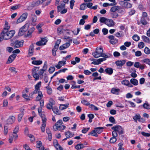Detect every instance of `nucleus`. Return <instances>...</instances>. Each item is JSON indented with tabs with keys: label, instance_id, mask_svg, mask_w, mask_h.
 Returning <instances> with one entry per match:
<instances>
[{
	"label": "nucleus",
	"instance_id": "338daca9",
	"mask_svg": "<svg viewBox=\"0 0 150 150\" xmlns=\"http://www.w3.org/2000/svg\"><path fill=\"white\" fill-rule=\"evenodd\" d=\"M143 136L146 137H149L150 136V133H147L144 132H141Z\"/></svg>",
	"mask_w": 150,
	"mask_h": 150
},
{
	"label": "nucleus",
	"instance_id": "c03bdc74",
	"mask_svg": "<svg viewBox=\"0 0 150 150\" xmlns=\"http://www.w3.org/2000/svg\"><path fill=\"white\" fill-rule=\"evenodd\" d=\"M47 93L49 95H51L52 93V89L50 87H49L48 86L46 87Z\"/></svg>",
	"mask_w": 150,
	"mask_h": 150
},
{
	"label": "nucleus",
	"instance_id": "a19ab883",
	"mask_svg": "<svg viewBox=\"0 0 150 150\" xmlns=\"http://www.w3.org/2000/svg\"><path fill=\"white\" fill-rule=\"evenodd\" d=\"M142 62L149 65L150 63V59L148 58L144 59L142 61Z\"/></svg>",
	"mask_w": 150,
	"mask_h": 150
},
{
	"label": "nucleus",
	"instance_id": "1a4fd4ad",
	"mask_svg": "<svg viewBox=\"0 0 150 150\" xmlns=\"http://www.w3.org/2000/svg\"><path fill=\"white\" fill-rule=\"evenodd\" d=\"M126 61L125 60H117L115 62V63L116 65L118 67L119 69L122 68V66L125 64Z\"/></svg>",
	"mask_w": 150,
	"mask_h": 150
},
{
	"label": "nucleus",
	"instance_id": "dca6fc26",
	"mask_svg": "<svg viewBox=\"0 0 150 150\" xmlns=\"http://www.w3.org/2000/svg\"><path fill=\"white\" fill-rule=\"evenodd\" d=\"M40 4L41 3L40 0H38L36 1L32 2L31 4V6L32 7H34L39 6Z\"/></svg>",
	"mask_w": 150,
	"mask_h": 150
},
{
	"label": "nucleus",
	"instance_id": "864d4df0",
	"mask_svg": "<svg viewBox=\"0 0 150 150\" xmlns=\"http://www.w3.org/2000/svg\"><path fill=\"white\" fill-rule=\"evenodd\" d=\"M23 97L25 99H26L27 100H30V99H29V96H28L26 94H23L22 95Z\"/></svg>",
	"mask_w": 150,
	"mask_h": 150
},
{
	"label": "nucleus",
	"instance_id": "aec40b11",
	"mask_svg": "<svg viewBox=\"0 0 150 150\" xmlns=\"http://www.w3.org/2000/svg\"><path fill=\"white\" fill-rule=\"evenodd\" d=\"M105 59H98L96 61H94L92 62L91 64L95 65L99 64L101 63L104 61Z\"/></svg>",
	"mask_w": 150,
	"mask_h": 150
},
{
	"label": "nucleus",
	"instance_id": "774afa93",
	"mask_svg": "<svg viewBox=\"0 0 150 150\" xmlns=\"http://www.w3.org/2000/svg\"><path fill=\"white\" fill-rule=\"evenodd\" d=\"M55 69L54 67H50L49 69V71L50 73L52 74L54 71Z\"/></svg>",
	"mask_w": 150,
	"mask_h": 150
},
{
	"label": "nucleus",
	"instance_id": "bf43d9fd",
	"mask_svg": "<svg viewBox=\"0 0 150 150\" xmlns=\"http://www.w3.org/2000/svg\"><path fill=\"white\" fill-rule=\"evenodd\" d=\"M37 147L40 149H43V146H42V143L40 141L38 142L37 143Z\"/></svg>",
	"mask_w": 150,
	"mask_h": 150
},
{
	"label": "nucleus",
	"instance_id": "5701e85b",
	"mask_svg": "<svg viewBox=\"0 0 150 150\" xmlns=\"http://www.w3.org/2000/svg\"><path fill=\"white\" fill-rule=\"evenodd\" d=\"M105 71L109 75H111L113 72V69L111 68H107L105 69Z\"/></svg>",
	"mask_w": 150,
	"mask_h": 150
},
{
	"label": "nucleus",
	"instance_id": "f03ea898",
	"mask_svg": "<svg viewBox=\"0 0 150 150\" xmlns=\"http://www.w3.org/2000/svg\"><path fill=\"white\" fill-rule=\"evenodd\" d=\"M23 43L24 41L23 40L21 41L16 40L15 42H11L10 45L12 46H13L15 48H18L23 46Z\"/></svg>",
	"mask_w": 150,
	"mask_h": 150
},
{
	"label": "nucleus",
	"instance_id": "6e6d98bb",
	"mask_svg": "<svg viewBox=\"0 0 150 150\" xmlns=\"http://www.w3.org/2000/svg\"><path fill=\"white\" fill-rule=\"evenodd\" d=\"M8 131V127L5 125L4 127V133L5 135H6Z\"/></svg>",
	"mask_w": 150,
	"mask_h": 150
},
{
	"label": "nucleus",
	"instance_id": "79ce46f5",
	"mask_svg": "<svg viewBox=\"0 0 150 150\" xmlns=\"http://www.w3.org/2000/svg\"><path fill=\"white\" fill-rule=\"evenodd\" d=\"M39 67H34L32 70V73H37L39 70Z\"/></svg>",
	"mask_w": 150,
	"mask_h": 150
},
{
	"label": "nucleus",
	"instance_id": "de8ad7c7",
	"mask_svg": "<svg viewBox=\"0 0 150 150\" xmlns=\"http://www.w3.org/2000/svg\"><path fill=\"white\" fill-rule=\"evenodd\" d=\"M107 19L104 17H101L100 18V22L102 23H105V24Z\"/></svg>",
	"mask_w": 150,
	"mask_h": 150
},
{
	"label": "nucleus",
	"instance_id": "e2e57ef3",
	"mask_svg": "<svg viewBox=\"0 0 150 150\" xmlns=\"http://www.w3.org/2000/svg\"><path fill=\"white\" fill-rule=\"evenodd\" d=\"M54 146L56 147L57 149H58V148L60 149L62 147L60 146V145L57 142H54Z\"/></svg>",
	"mask_w": 150,
	"mask_h": 150
},
{
	"label": "nucleus",
	"instance_id": "473e14b6",
	"mask_svg": "<svg viewBox=\"0 0 150 150\" xmlns=\"http://www.w3.org/2000/svg\"><path fill=\"white\" fill-rule=\"evenodd\" d=\"M142 38L144 42L149 43L150 39L149 38L144 35L142 36Z\"/></svg>",
	"mask_w": 150,
	"mask_h": 150
},
{
	"label": "nucleus",
	"instance_id": "4d7b16f0",
	"mask_svg": "<svg viewBox=\"0 0 150 150\" xmlns=\"http://www.w3.org/2000/svg\"><path fill=\"white\" fill-rule=\"evenodd\" d=\"M9 28L10 27L8 25V23L7 21H6L4 30H8Z\"/></svg>",
	"mask_w": 150,
	"mask_h": 150
},
{
	"label": "nucleus",
	"instance_id": "393cba45",
	"mask_svg": "<svg viewBox=\"0 0 150 150\" xmlns=\"http://www.w3.org/2000/svg\"><path fill=\"white\" fill-rule=\"evenodd\" d=\"M104 128L103 127H97L95 128L94 129H95L96 132L100 134L103 132Z\"/></svg>",
	"mask_w": 150,
	"mask_h": 150
},
{
	"label": "nucleus",
	"instance_id": "0e129e2a",
	"mask_svg": "<svg viewBox=\"0 0 150 150\" xmlns=\"http://www.w3.org/2000/svg\"><path fill=\"white\" fill-rule=\"evenodd\" d=\"M135 13V10L133 9H132L130 10V11L128 12L130 16H132Z\"/></svg>",
	"mask_w": 150,
	"mask_h": 150
},
{
	"label": "nucleus",
	"instance_id": "4c0bfd02",
	"mask_svg": "<svg viewBox=\"0 0 150 150\" xmlns=\"http://www.w3.org/2000/svg\"><path fill=\"white\" fill-rule=\"evenodd\" d=\"M121 126L120 125H116L111 128V129L114 131H116L118 132L119 130L120 129Z\"/></svg>",
	"mask_w": 150,
	"mask_h": 150
},
{
	"label": "nucleus",
	"instance_id": "a878e982",
	"mask_svg": "<svg viewBox=\"0 0 150 150\" xmlns=\"http://www.w3.org/2000/svg\"><path fill=\"white\" fill-rule=\"evenodd\" d=\"M84 147L83 144H79L76 145L75 147L77 150H79L83 149Z\"/></svg>",
	"mask_w": 150,
	"mask_h": 150
},
{
	"label": "nucleus",
	"instance_id": "2f4dec72",
	"mask_svg": "<svg viewBox=\"0 0 150 150\" xmlns=\"http://www.w3.org/2000/svg\"><path fill=\"white\" fill-rule=\"evenodd\" d=\"M88 135H91L92 136H94L96 137H97L98 136V135L97 134L96 132V130L95 129H94V130H92L91 132H89L88 133Z\"/></svg>",
	"mask_w": 150,
	"mask_h": 150
},
{
	"label": "nucleus",
	"instance_id": "f8f14e48",
	"mask_svg": "<svg viewBox=\"0 0 150 150\" xmlns=\"http://www.w3.org/2000/svg\"><path fill=\"white\" fill-rule=\"evenodd\" d=\"M16 56V54L11 55L8 58L7 63V64L11 63L14 60Z\"/></svg>",
	"mask_w": 150,
	"mask_h": 150
},
{
	"label": "nucleus",
	"instance_id": "13d9d810",
	"mask_svg": "<svg viewBox=\"0 0 150 150\" xmlns=\"http://www.w3.org/2000/svg\"><path fill=\"white\" fill-rule=\"evenodd\" d=\"M144 46V43L143 42H139L138 45V47L140 49L142 48Z\"/></svg>",
	"mask_w": 150,
	"mask_h": 150
},
{
	"label": "nucleus",
	"instance_id": "423d86ee",
	"mask_svg": "<svg viewBox=\"0 0 150 150\" xmlns=\"http://www.w3.org/2000/svg\"><path fill=\"white\" fill-rule=\"evenodd\" d=\"M63 123L62 120H59L53 126V129L54 131H56L58 130H60L59 129L60 127L61 126V125Z\"/></svg>",
	"mask_w": 150,
	"mask_h": 150
},
{
	"label": "nucleus",
	"instance_id": "603ef678",
	"mask_svg": "<svg viewBox=\"0 0 150 150\" xmlns=\"http://www.w3.org/2000/svg\"><path fill=\"white\" fill-rule=\"evenodd\" d=\"M116 140L117 139L116 137H113L110 139V142L111 143H113L116 142Z\"/></svg>",
	"mask_w": 150,
	"mask_h": 150
},
{
	"label": "nucleus",
	"instance_id": "7c9ffc66",
	"mask_svg": "<svg viewBox=\"0 0 150 150\" xmlns=\"http://www.w3.org/2000/svg\"><path fill=\"white\" fill-rule=\"evenodd\" d=\"M21 7V5L17 4L14 6H11V9L13 10H15L18 9Z\"/></svg>",
	"mask_w": 150,
	"mask_h": 150
},
{
	"label": "nucleus",
	"instance_id": "58836bf2",
	"mask_svg": "<svg viewBox=\"0 0 150 150\" xmlns=\"http://www.w3.org/2000/svg\"><path fill=\"white\" fill-rule=\"evenodd\" d=\"M143 107L146 109H150V105L148 103H145L143 105Z\"/></svg>",
	"mask_w": 150,
	"mask_h": 150
},
{
	"label": "nucleus",
	"instance_id": "9b49d317",
	"mask_svg": "<svg viewBox=\"0 0 150 150\" xmlns=\"http://www.w3.org/2000/svg\"><path fill=\"white\" fill-rule=\"evenodd\" d=\"M105 24L109 27H112L114 25L115 23L112 20L107 19Z\"/></svg>",
	"mask_w": 150,
	"mask_h": 150
},
{
	"label": "nucleus",
	"instance_id": "49530a36",
	"mask_svg": "<svg viewBox=\"0 0 150 150\" xmlns=\"http://www.w3.org/2000/svg\"><path fill=\"white\" fill-rule=\"evenodd\" d=\"M81 103L83 104L88 106L90 105V103L86 100H81Z\"/></svg>",
	"mask_w": 150,
	"mask_h": 150
},
{
	"label": "nucleus",
	"instance_id": "5fc2aeb1",
	"mask_svg": "<svg viewBox=\"0 0 150 150\" xmlns=\"http://www.w3.org/2000/svg\"><path fill=\"white\" fill-rule=\"evenodd\" d=\"M75 1L74 0H71L70 1V8L71 9L73 8V7L74 5Z\"/></svg>",
	"mask_w": 150,
	"mask_h": 150
},
{
	"label": "nucleus",
	"instance_id": "ddd939ff",
	"mask_svg": "<svg viewBox=\"0 0 150 150\" xmlns=\"http://www.w3.org/2000/svg\"><path fill=\"white\" fill-rule=\"evenodd\" d=\"M34 50V44L32 43L30 46L28 50V54L31 56L33 54Z\"/></svg>",
	"mask_w": 150,
	"mask_h": 150
},
{
	"label": "nucleus",
	"instance_id": "c9c22d12",
	"mask_svg": "<svg viewBox=\"0 0 150 150\" xmlns=\"http://www.w3.org/2000/svg\"><path fill=\"white\" fill-rule=\"evenodd\" d=\"M110 15L112 18H116L119 16L118 14L116 12H110Z\"/></svg>",
	"mask_w": 150,
	"mask_h": 150
},
{
	"label": "nucleus",
	"instance_id": "f257e3e1",
	"mask_svg": "<svg viewBox=\"0 0 150 150\" xmlns=\"http://www.w3.org/2000/svg\"><path fill=\"white\" fill-rule=\"evenodd\" d=\"M15 33L14 30H12L8 31V30H3L1 33V35L4 40H7L12 37Z\"/></svg>",
	"mask_w": 150,
	"mask_h": 150
},
{
	"label": "nucleus",
	"instance_id": "3c124183",
	"mask_svg": "<svg viewBox=\"0 0 150 150\" xmlns=\"http://www.w3.org/2000/svg\"><path fill=\"white\" fill-rule=\"evenodd\" d=\"M100 56H101L102 57H103V58H100L99 59H105L104 61H105L106 60L107 58H108L109 57L107 55L105 54L104 53H102L101 54V55Z\"/></svg>",
	"mask_w": 150,
	"mask_h": 150
},
{
	"label": "nucleus",
	"instance_id": "052dcab7",
	"mask_svg": "<svg viewBox=\"0 0 150 150\" xmlns=\"http://www.w3.org/2000/svg\"><path fill=\"white\" fill-rule=\"evenodd\" d=\"M129 81L128 80L125 79L123 80L122 81V84L127 86L128 84V83H129Z\"/></svg>",
	"mask_w": 150,
	"mask_h": 150
},
{
	"label": "nucleus",
	"instance_id": "2eb2a0df",
	"mask_svg": "<svg viewBox=\"0 0 150 150\" xmlns=\"http://www.w3.org/2000/svg\"><path fill=\"white\" fill-rule=\"evenodd\" d=\"M66 64L65 61H59L58 64L55 65V67L58 69H60L62 65L64 66Z\"/></svg>",
	"mask_w": 150,
	"mask_h": 150
},
{
	"label": "nucleus",
	"instance_id": "4468645a",
	"mask_svg": "<svg viewBox=\"0 0 150 150\" xmlns=\"http://www.w3.org/2000/svg\"><path fill=\"white\" fill-rule=\"evenodd\" d=\"M15 119V117L13 116H11L9 117L7 120V124H12L14 121Z\"/></svg>",
	"mask_w": 150,
	"mask_h": 150
},
{
	"label": "nucleus",
	"instance_id": "bb28decb",
	"mask_svg": "<svg viewBox=\"0 0 150 150\" xmlns=\"http://www.w3.org/2000/svg\"><path fill=\"white\" fill-rule=\"evenodd\" d=\"M119 7L118 6H115L112 7L110 10L111 12H116L117 11H118Z\"/></svg>",
	"mask_w": 150,
	"mask_h": 150
},
{
	"label": "nucleus",
	"instance_id": "412c9836",
	"mask_svg": "<svg viewBox=\"0 0 150 150\" xmlns=\"http://www.w3.org/2000/svg\"><path fill=\"white\" fill-rule=\"evenodd\" d=\"M43 97V94H42V92H39L38 94V96L36 97L35 98L36 101H40L41 99Z\"/></svg>",
	"mask_w": 150,
	"mask_h": 150
},
{
	"label": "nucleus",
	"instance_id": "ea45409f",
	"mask_svg": "<svg viewBox=\"0 0 150 150\" xmlns=\"http://www.w3.org/2000/svg\"><path fill=\"white\" fill-rule=\"evenodd\" d=\"M33 77L35 78V80H37L39 79V74L37 73H32Z\"/></svg>",
	"mask_w": 150,
	"mask_h": 150
},
{
	"label": "nucleus",
	"instance_id": "f704fd0d",
	"mask_svg": "<svg viewBox=\"0 0 150 150\" xmlns=\"http://www.w3.org/2000/svg\"><path fill=\"white\" fill-rule=\"evenodd\" d=\"M140 116L139 114H137L133 117V119L135 122H137V120L139 121L140 119Z\"/></svg>",
	"mask_w": 150,
	"mask_h": 150
},
{
	"label": "nucleus",
	"instance_id": "9d476101",
	"mask_svg": "<svg viewBox=\"0 0 150 150\" xmlns=\"http://www.w3.org/2000/svg\"><path fill=\"white\" fill-rule=\"evenodd\" d=\"M121 3L122 6L125 8H130L132 7V4L129 3L124 1H121Z\"/></svg>",
	"mask_w": 150,
	"mask_h": 150
},
{
	"label": "nucleus",
	"instance_id": "69168bd1",
	"mask_svg": "<svg viewBox=\"0 0 150 150\" xmlns=\"http://www.w3.org/2000/svg\"><path fill=\"white\" fill-rule=\"evenodd\" d=\"M144 52L147 54H148L150 53V50L147 47L145 48L144 50Z\"/></svg>",
	"mask_w": 150,
	"mask_h": 150
},
{
	"label": "nucleus",
	"instance_id": "e433bc0d",
	"mask_svg": "<svg viewBox=\"0 0 150 150\" xmlns=\"http://www.w3.org/2000/svg\"><path fill=\"white\" fill-rule=\"evenodd\" d=\"M41 81L39 82L35 86V88L38 91H40V88L41 87Z\"/></svg>",
	"mask_w": 150,
	"mask_h": 150
},
{
	"label": "nucleus",
	"instance_id": "6ab92c4d",
	"mask_svg": "<svg viewBox=\"0 0 150 150\" xmlns=\"http://www.w3.org/2000/svg\"><path fill=\"white\" fill-rule=\"evenodd\" d=\"M120 91V90L119 88H112L111 89V92L113 94L118 95Z\"/></svg>",
	"mask_w": 150,
	"mask_h": 150
},
{
	"label": "nucleus",
	"instance_id": "cd10ccee",
	"mask_svg": "<svg viewBox=\"0 0 150 150\" xmlns=\"http://www.w3.org/2000/svg\"><path fill=\"white\" fill-rule=\"evenodd\" d=\"M24 109H22V111H21L22 112V113H20L18 116V121L19 122H20L22 119V118L24 115Z\"/></svg>",
	"mask_w": 150,
	"mask_h": 150
},
{
	"label": "nucleus",
	"instance_id": "a211bd4d",
	"mask_svg": "<svg viewBox=\"0 0 150 150\" xmlns=\"http://www.w3.org/2000/svg\"><path fill=\"white\" fill-rule=\"evenodd\" d=\"M65 135L67 138H70L73 137L74 136V134L72 133L70 131H68L65 132Z\"/></svg>",
	"mask_w": 150,
	"mask_h": 150
},
{
	"label": "nucleus",
	"instance_id": "6e6552de",
	"mask_svg": "<svg viewBox=\"0 0 150 150\" xmlns=\"http://www.w3.org/2000/svg\"><path fill=\"white\" fill-rule=\"evenodd\" d=\"M40 41L37 42H36V44L38 46L44 45L46 44L47 40V38H41Z\"/></svg>",
	"mask_w": 150,
	"mask_h": 150
},
{
	"label": "nucleus",
	"instance_id": "0eeeda50",
	"mask_svg": "<svg viewBox=\"0 0 150 150\" xmlns=\"http://www.w3.org/2000/svg\"><path fill=\"white\" fill-rule=\"evenodd\" d=\"M68 42H66L64 44L60 46L59 49L60 50H62L69 47L70 45V44L72 42V40L70 39L68 40Z\"/></svg>",
	"mask_w": 150,
	"mask_h": 150
},
{
	"label": "nucleus",
	"instance_id": "680f3d73",
	"mask_svg": "<svg viewBox=\"0 0 150 150\" xmlns=\"http://www.w3.org/2000/svg\"><path fill=\"white\" fill-rule=\"evenodd\" d=\"M109 120L110 122L112 123H115V120L114 117L112 116L110 117L109 118Z\"/></svg>",
	"mask_w": 150,
	"mask_h": 150
},
{
	"label": "nucleus",
	"instance_id": "09e8293b",
	"mask_svg": "<svg viewBox=\"0 0 150 150\" xmlns=\"http://www.w3.org/2000/svg\"><path fill=\"white\" fill-rule=\"evenodd\" d=\"M133 39L135 41H137L139 39V37L137 35H134L132 37Z\"/></svg>",
	"mask_w": 150,
	"mask_h": 150
},
{
	"label": "nucleus",
	"instance_id": "7ed1b4c3",
	"mask_svg": "<svg viewBox=\"0 0 150 150\" xmlns=\"http://www.w3.org/2000/svg\"><path fill=\"white\" fill-rule=\"evenodd\" d=\"M103 52V50L102 47H97L96 49V52L93 53V56L95 58H98L100 57L101 54Z\"/></svg>",
	"mask_w": 150,
	"mask_h": 150
},
{
	"label": "nucleus",
	"instance_id": "c756f323",
	"mask_svg": "<svg viewBox=\"0 0 150 150\" xmlns=\"http://www.w3.org/2000/svg\"><path fill=\"white\" fill-rule=\"evenodd\" d=\"M141 23L143 25H146L148 23L146 21L145 18H144L143 17H141L140 19Z\"/></svg>",
	"mask_w": 150,
	"mask_h": 150
},
{
	"label": "nucleus",
	"instance_id": "72a5a7b5",
	"mask_svg": "<svg viewBox=\"0 0 150 150\" xmlns=\"http://www.w3.org/2000/svg\"><path fill=\"white\" fill-rule=\"evenodd\" d=\"M131 83L134 85H137L138 84V81L137 80L135 79H132L130 80Z\"/></svg>",
	"mask_w": 150,
	"mask_h": 150
},
{
	"label": "nucleus",
	"instance_id": "f3484780",
	"mask_svg": "<svg viewBox=\"0 0 150 150\" xmlns=\"http://www.w3.org/2000/svg\"><path fill=\"white\" fill-rule=\"evenodd\" d=\"M52 110L54 113L55 114L57 115H59L61 114V113L57 106H54L52 108Z\"/></svg>",
	"mask_w": 150,
	"mask_h": 150
},
{
	"label": "nucleus",
	"instance_id": "b1692460",
	"mask_svg": "<svg viewBox=\"0 0 150 150\" xmlns=\"http://www.w3.org/2000/svg\"><path fill=\"white\" fill-rule=\"evenodd\" d=\"M46 122H45V120L43 121V122H42V124L41 126V131L42 132H45V127L46 125Z\"/></svg>",
	"mask_w": 150,
	"mask_h": 150
},
{
	"label": "nucleus",
	"instance_id": "20e7f679",
	"mask_svg": "<svg viewBox=\"0 0 150 150\" xmlns=\"http://www.w3.org/2000/svg\"><path fill=\"white\" fill-rule=\"evenodd\" d=\"M29 25L28 24H26L22 27L19 30L18 34L19 36H22L28 30Z\"/></svg>",
	"mask_w": 150,
	"mask_h": 150
},
{
	"label": "nucleus",
	"instance_id": "37998d69",
	"mask_svg": "<svg viewBox=\"0 0 150 150\" xmlns=\"http://www.w3.org/2000/svg\"><path fill=\"white\" fill-rule=\"evenodd\" d=\"M39 115L40 116V117H41L42 119V122H43V121L44 120L45 121V122H46L47 121V119L46 117L45 116L44 114H42V113H39Z\"/></svg>",
	"mask_w": 150,
	"mask_h": 150
},
{
	"label": "nucleus",
	"instance_id": "8fccbe9b",
	"mask_svg": "<svg viewBox=\"0 0 150 150\" xmlns=\"http://www.w3.org/2000/svg\"><path fill=\"white\" fill-rule=\"evenodd\" d=\"M32 17L31 18V20L34 23L37 20V16H36L34 15H32Z\"/></svg>",
	"mask_w": 150,
	"mask_h": 150
},
{
	"label": "nucleus",
	"instance_id": "4be33fe9",
	"mask_svg": "<svg viewBox=\"0 0 150 150\" xmlns=\"http://www.w3.org/2000/svg\"><path fill=\"white\" fill-rule=\"evenodd\" d=\"M69 105V103H67L66 104H61L60 105L59 107V109L61 110H64L67 108L68 107Z\"/></svg>",
	"mask_w": 150,
	"mask_h": 150
},
{
	"label": "nucleus",
	"instance_id": "c85d7f7f",
	"mask_svg": "<svg viewBox=\"0 0 150 150\" xmlns=\"http://www.w3.org/2000/svg\"><path fill=\"white\" fill-rule=\"evenodd\" d=\"M42 61L41 60H33L32 62L33 64L36 65H39L42 63Z\"/></svg>",
	"mask_w": 150,
	"mask_h": 150
},
{
	"label": "nucleus",
	"instance_id": "a18cd8bd",
	"mask_svg": "<svg viewBox=\"0 0 150 150\" xmlns=\"http://www.w3.org/2000/svg\"><path fill=\"white\" fill-rule=\"evenodd\" d=\"M87 7L86 6V4L85 3H83L81 4L80 6V9L82 10H84Z\"/></svg>",
	"mask_w": 150,
	"mask_h": 150
},
{
	"label": "nucleus",
	"instance_id": "39448f33",
	"mask_svg": "<svg viewBox=\"0 0 150 150\" xmlns=\"http://www.w3.org/2000/svg\"><path fill=\"white\" fill-rule=\"evenodd\" d=\"M28 13L27 12L23 13L21 16L17 19V23H19L24 21L27 18Z\"/></svg>",
	"mask_w": 150,
	"mask_h": 150
}]
</instances>
